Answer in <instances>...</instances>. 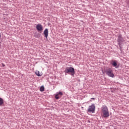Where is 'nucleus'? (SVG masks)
Instances as JSON below:
<instances>
[{"instance_id": "9", "label": "nucleus", "mask_w": 129, "mask_h": 129, "mask_svg": "<svg viewBox=\"0 0 129 129\" xmlns=\"http://www.w3.org/2000/svg\"><path fill=\"white\" fill-rule=\"evenodd\" d=\"M5 104L4 99L0 97V106H3Z\"/></svg>"}, {"instance_id": "11", "label": "nucleus", "mask_w": 129, "mask_h": 129, "mask_svg": "<svg viewBox=\"0 0 129 129\" xmlns=\"http://www.w3.org/2000/svg\"><path fill=\"white\" fill-rule=\"evenodd\" d=\"M35 74L38 76V77H40V76H42V75H41V74H40V72L38 71L37 73L36 72L35 73Z\"/></svg>"}, {"instance_id": "18", "label": "nucleus", "mask_w": 129, "mask_h": 129, "mask_svg": "<svg viewBox=\"0 0 129 129\" xmlns=\"http://www.w3.org/2000/svg\"><path fill=\"white\" fill-rule=\"evenodd\" d=\"M3 67H5V66H4V65H3Z\"/></svg>"}, {"instance_id": "15", "label": "nucleus", "mask_w": 129, "mask_h": 129, "mask_svg": "<svg viewBox=\"0 0 129 129\" xmlns=\"http://www.w3.org/2000/svg\"><path fill=\"white\" fill-rule=\"evenodd\" d=\"M125 2L127 3V5H129V1H125Z\"/></svg>"}, {"instance_id": "3", "label": "nucleus", "mask_w": 129, "mask_h": 129, "mask_svg": "<svg viewBox=\"0 0 129 129\" xmlns=\"http://www.w3.org/2000/svg\"><path fill=\"white\" fill-rule=\"evenodd\" d=\"M64 73H68V74L71 73L72 76H74L75 74V69L71 67H68L64 70Z\"/></svg>"}, {"instance_id": "7", "label": "nucleus", "mask_w": 129, "mask_h": 129, "mask_svg": "<svg viewBox=\"0 0 129 129\" xmlns=\"http://www.w3.org/2000/svg\"><path fill=\"white\" fill-rule=\"evenodd\" d=\"M36 30L38 32H42L43 31V26L41 24H37L36 25Z\"/></svg>"}, {"instance_id": "13", "label": "nucleus", "mask_w": 129, "mask_h": 129, "mask_svg": "<svg viewBox=\"0 0 129 129\" xmlns=\"http://www.w3.org/2000/svg\"><path fill=\"white\" fill-rule=\"evenodd\" d=\"M55 99H57V100L59 99V95L57 94H56L55 95Z\"/></svg>"}, {"instance_id": "14", "label": "nucleus", "mask_w": 129, "mask_h": 129, "mask_svg": "<svg viewBox=\"0 0 129 129\" xmlns=\"http://www.w3.org/2000/svg\"><path fill=\"white\" fill-rule=\"evenodd\" d=\"M57 94L58 95H60V96H62V95H63V93H62V92H59Z\"/></svg>"}, {"instance_id": "12", "label": "nucleus", "mask_w": 129, "mask_h": 129, "mask_svg": "<svg viewBox=\"0 0 129 129\" xmlns=\"http://www.w3.org/2000/svg\"><path fill=\"white\" fill-rule=\"evenodd\" d=\"M34 37H35V38H39L40 36H39V34L35 33L34 34Z\"/></svg>"}, {"instance_id": "6", "label": "nucleus", "mask_w": 129, "mask_h": 129, "mask_svg": "<svg viewBox=\"0 0 129 129\" xmlns=\"http://www.w3.org/2000/svg\"><path fill=\"white\" fill-rule=\"evenodd\" d=\"M111 65L113 66L115 68L118 69L119 68V64H117V60H114L111 62Z\"/></svg>"}, {"instance_id": "10", "label": "nucleus", "mask_w": 129, "mask_h": 129, "mask_svg": "<svg viewBox=\"0 0 129 129\" xmlns=\"http://www.w3.org/2000/svg\"><path fill=\"white\" fill-rule=\"evenodd\" d=\"M40 91L41 92H43V91H45V87H44V86H42L40 87Z\"/></svg>"}, {"instance_id": "17", "label": "nucleus", "mask_w": 129, "mask_h": 129, "mask_svg": "<svg viewBox=\"0 0 129 129\" xmlns=\"http://www.w3.org/2000/svg\"><path fill=\"white\" fill-rule=\"evenodd\" d=\"M1 38H2V35H1V33H0V39Z\"/></svg>"}, {"instance_id": "16", "label": "nucleus", "mask_w": 129, "mask_h": 129, "mask_svg": "<svg viewBox=\"0 0 129 129\" xmlns=\"http://www.w3.org/2000/svg\"><path fill=\"white\" fill-rule=\"evenodd\" d=\"M91 99H93V100H95V98H91Z\"/></svg>"}, {"instance_id": "4", "label": "nucleus", "mask_w": 129, "mask_h": 129, "mask_svg": "<svg viewBox=\"0 0 129 129\" xmlns=\"http://www.w3.org/2000/svg\"><path fill=\"white\" fill-rule=\"evenodd\" d=\"M123 42H124V39H123L122 36L121 35H118L117 38V42L120 50H121V48H122L121 47V45H122Z\"/></svg>"}, {"instance_id": "5", "label": "nucleus", "mask_w": 129, "mask_h": 129, "mask_svg": "<svg viewBox=\"0 0 129 129\" xmlns=\"http://www.w3.org/2000/svg\"><path fill=\"white\" fill-rule=\"evenodd\" d=\"M87 110L88 112H92V113H94L95 111V105L93 104L91 106H89Z\"/></svg>"}, {"instance_id": "1", "label": "nucleus", "mask_w": 129, "mask_h": 129, "mask_svg": "<svg viewBox=\"0 0 129 129\" xmlns=\"http://www.w3.org/2000/svg\"><path fill=\"white\" fill-rule=\"evenodd\" d=\"M102 112L104 117H108L109 116V112H108V108L106 105H103L101 107Z\"/></svg>"}, {"instance_id": "2", "label": "nucleus", "mask_w": 129, "mask_h": 129, "mask_svg": "<svg viewBox=\"0 0 129 129\" xmlns=\"http://www.w3.org/2000/svg\"><path fill=\"white\" fill-rule=\"evenodd\" d=\"M104 72L106 73V75H108L109 77H111L113 78L114 77V74H113V71L112 69L110 68H107L104 70Z\"/></svg>"}, {"instance_id": "8", "label": "nucleus", "mask_w": 129, "mask_h": 129, "mask_svg": "<svg viewBox=\"0 0 129 129\" xmlns=\"http://www.w3.org/2000/svg\"><path fill=\"white\" fill-rule=\"evenodd\" d=\"M43 34L44 35V37L45 38H46V39H48V36L49 35V30H48L47 28H46L44 32H43Z\"/></svg>"}]
</instances>
